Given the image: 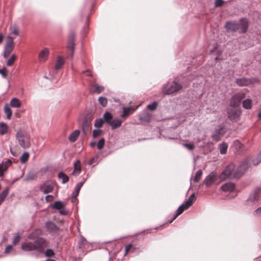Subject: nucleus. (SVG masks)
Masks as SVG:
<instances>
[{
  "label": "nucleus",
  "instance_id": "obj_34",
  "mask_svg": "<svg viewBox=\"0 0 261 261\" xmlns=\"http://www.w3.org/2000/svg\"><path fill=\"white\" fill-rule=\"evenodd\" d=\"M58 177L60 179H62V182L63 184H65L69 180L68 176L62 172H60L58 174Z\"/></svg>",
  "mask_w": 261,
  "mask_h": 261
},
{
  "label": "nucleus",
  "instance_id": "obj_19",
  "mask_svg": "<svg viewBox=\"0 0 261 261\" xmlns=\"http://www.w3.org/2000/svg\"><path fill=\"white\" fill-rule=\"evenodd\" d=\"M257 202V195L256 193H253L250 195L246 201V205L251 206L253 205Z\"/></svg>",
  "mask_w": 261,
  "mask_h": 261
},
{
  "label": "nucleus",
  "instance_id": "obj_7",
  "mask_svg": "<svg viewBox=\"0 0 261 261\" xmlns=\"http://www.w3.org/2000/svg\"><path fill=\"white\" fill-rule=\"evenodd\" d=\"M245 94L243 93H238L233 95L231 98L229 106L230 107H237L241 101L245 98Z\"/></svg>",
  "mask_w": 261,
  "mask_h": 261
},
{
  "label": "nucleus",
  "instance_id": "obj_36",
  "mask_svg": "<svg viewBox=\"0 0 261 261\" xmlns=\"http://www.w3.org/2000/svg\"><path fill=\"white\" fill-rule=\"evenodd\" d=\"M103 119L107 124L109 125L112 121V115L109 112H106L103 115Z\"/></svg>",
  "mask_w": 261,
  "mask_h": 261
},
{
  "label": "nucleus",
  "instance_id": "obj_60",
  "mask_svg": "<svg viewBox=\"0 0 261 261\" xmlns=\"http://www.w3.org/2000/svg\"><path fill=\"white\" fill-rule=\"evenodd\" d=\"M20 237L19 236H15L14 239H13V244H17L18 242H19L20 241Z\"/></svg>",
  "mask_w": 261,
  "mask_h": 261
},
{
  "label": "nucleus",
  "instance_id": "obj_16",
  "mask_svg": "<svg viewBox=\"0 0 261 261\" xmlns=\"http://www.w3.org/2000/svg\"><path fill=\"white\" fill-rule=\"evenodd\" d=\"M35 241L33 242H25L21 245V248L23 250L29 251L36 250Z\"/></svg>",
  "mask_w": 261,
  "mask_h": 261
},
{
  "label": "nucleus",
  "instance_id": "obj_41",
  "mask_svg": "<svg viewBox=\"0 0 261 261\" xmlns=\"http://www.w3.org/2000/svg\"><path fill=\"white\" fill-rule=\"evenodd\" d=\"M6 167L4 165V161L0 163V177L4 175L5 173L7 172Z\"/></svg>",
  "mask_w": 261,
  "mask_h": 261
},
{
  "label": "nucleus",
  "instance_id": "obj_27",
  "mask_svg": "<svg viewBox=\"0 0 261 261\" xmlns=\"http://www.w3.org/2000/svg\"><path fill=\"white\" fill-rule=\"evenodd\" d=\"M196 199V198L195 197V194L194 193L192 194L190 196L188 200L184 203V204L186 205V208H189L192 205V204L195 202Z\"/></svg>",
  "mask_w": 261,
  "mask_h": 261
},
{
  "label": "nucleus",
  "instance_id": "obj_25",
  "mask_svg": "<svg viewBox=\"0 0 261 261\" xmlns=\"http://www.w3.org/2000/svg\"><path fill=\"white\" fill-rule=\"evenodd\" d=\"M46 227L49 231H56L58 230L57 225L52 222H47L46 223Z\"/></svg>",
  "mask_w": 261,
  "mask_h": 261
},
{
  "label": "nucleus",
  "instance_id": "obj_6",
  "mask_svg": "<svg viewBox=\"0 0 261 261\" xmlns=\"http://www.w3.org/2000/svg\"><path fill=\"white\" fill-rule=\"evenodd\" d=\"M14 49V39L11 36L7 37V42L5 47V50L4 53V58L7 57V54H10Z\"/></svg>",
  "mask_w": 261,
  "mask_h": 261
},
{
  "label": "nucleus",
  "instance_id": "obj_33",
  "mask_svg": "<svg viewBox=\"0 0 261 261\" xmlns=\"http://www.w3.org/2000/svg\"><path fill=\"white\" fill-rule=\"evenodd\" d=\"M236 82L237 85L240 86H246L249 83L248 80L245 78L237 79Z\"/></svg>",
  "mask_w": 261,
  "mask_h": 261
},
{
  "label": "nucleus",
  "instance_id": "obj_44",
  "mask_svg": "<svg viewBox=\"0 0 261 261\" xmlns=\"http://www.w3.org/2000/svg\"><path fill=\"white\" fill-rule=\"evenodd\" d=\"M16 58V57L14 54L12 55L10 58L7 62V65L8 66H12L14 64Z\"/></svg>",
  "mask_w": 261,
  "mask_h": 261
},
{
  "label": "nucleus",
  "instance_id": "obj_14",
  "mask_svg": "<svg viewBox=\"0 0 261 261\" xmlns=\"http://www.w3.org/2000/svg\"><path fill=\"white\" fill-rule=\"evenodd\" d=\"M225 27L227 31H236L239 30L238 23L234 21L227 22Z\"/></svg>",
  "mask_w": 261,
  "mask_h": 261
},
{
  "label": "nucleus",
  "instance_id": "obj_26",
  "mask_svg": "<svg viewBox=\"0 0 261 261\" xmlns=\"http://www.w3.org/2000/svg\"><path fill=\"white\" fill-rule=\"evenodd\" d=\"M64 64V59L61 57L58 56L57 59L56 63L55 65V69L59 70L61 68L62 66Z\"/></svg>",
  "mask_w": 261,
  "mask_h": 261
},
{
  "label": "nucleus",
  "instance_id": "obj_62",
  "mask_svg": "<svg viewBox=\"0 0 261 261\" xmlns=\"http://www.w3.org/2000/svg\"><path fill=\"white\" fill-rule=\"evenodd\" d=\"M12 248H13V247L12 245H8L5 248V252L6 253H9L12 249Z\"/></svg>",
  "mask_w": 261,
  "mask_h": 261
},
{
  "label": "nucleus",
  "instance_id": "obj_29",
  "mask_svg": "<svg viewBox=\"0 0 261 261\" xmlns=\"http://www.w3.org/2000/svg\"><path fill=\"white\" fill-rule=\"evenodd\" d=\"M186 205L183 203L181 205H180L178 209L176 211V214L174 217L173 219L170 222V223H171L178 216L180 215L185 210H187L188 208H186Z\"/></svg>",
  "mask_w": 261,
  "mask_h": 261
},
{
  "label": "nucleus",
  "instance_id": "obj_35",
  "mask_svg": "<svg viewBox=\"0 0 261 261\" xmlns=\"http://www.w3.org/2000/svg\"><path fill=\"white\" fill-rule=\"evenodd\" d=\"M65 205V203L62 202L60 201H58L55 202V203L52 205V208L57 210H61L63 207H64Z\"/></svg>",
  "mask_w": 261,
  "mask_h": 261
},
{
  "label": "nucleus",
  "instance_id": "obj_21",
  "mask_svg": "<svg viewBox=\"0 0 261 261\" xmlns=\"http://www.w3.org/2000/svg\"><path fill=\"white\" fill-rule=\"evenodd\" d=\"M122 121L119 119H115L110 122L109 124L110 125L112 129H115L119 127H120L122 124Z\"/></svg>",
  "mask_w": 261,
  "mask_h": 261
},
{
  "label": "nucleus",
  "instance_id": "obj_48",
  "mask_svg": "<svg viewBox=\"0 0 261 261\" xmlns=\"http://www.w3.org/2000/svg\"><path fill=\"white\" fill-rule=\"evenodd\" d=\"M94 87L95 88V92L97 93H101L104 89V87L101 86H99L97 84H95Z\"/></svg>",
  "mask_w": 261,
  "mask_h": 261
},
{
  "label": "nucleus",
  "instance_id": "obj_11",
  "mask_svg": "<svg viewBox=\"0 0 261 261\" xmlns=\"http://www.w3.org/2000/svg\"><path fill=\"white\" fill-rule=\"evenodd\" d=\"M49 53V50L47 48H44L41 50L38 56V60L39 62H45L47 60Z\"/></svg>",
  "mask_w": 261,
  "mask_h": 261
},
{
  "label": "nucleus",
  "instance_id": "obj_28",
  "mask_svg": "<svg viewBox=\"0 0 261 261\" xmlns=\"http://www.w3.org/2000/svg\"><path fill=\"white\" fill-rule=\"evenodd\" d=\"M36 177V173L34 171H30L27 173L23 180L25 181H29L35 179Z\"/></svg>",
  "mask_w": 261,
  "mask_h": 261
},
{
  "label": "nucleus",
  "instance_id": "obj_15",
  "mask_svg": "<svg viewBox=\"0 0 261 261\" xmlns=\"http://www.w3.org/2000/svg\"><path fill=\"white\" fill-rule=\"evenodd\" d=\"M239 24V31L241 33H245L248 28V21L246 19L242 18L240 19V22Z\"/></svg>",
  "mask_w": 261,
  "mask_h": 261
},
{
  "label": "nucleus",
  "instance_id": "obj_49",
  "mask_svg": "<svg viewBox=\"0 0 261 261\" xmlns=\"http://www.w3.org/2000/svg\"><path fill=\"white\" fill-rule=\"evenodd\" d=\"M102 130L101 129H94L93 131V137L95 138L101 135Z\"/></svg>",
  "mask_w": 261,
  "mask_h": 261
},
{
  "label": "nucleus",
  "instance_id": "obj_55",
  "mask_svg": "<svg viewBox=\"0 0 261 261\" xmlns=\"http://www.w3.org/2000/svg\"><path fill=\"white\" fill-rule=\"evenodd\" d=\"M12 163V162L10 159H8L6 161H4V165L6 167L7 170L8 167L11 165Z\"/></svg>",
  "mask_w": 261,
  "mask_h": 261
},
{
  "label": "nucleus",
  "instance_id": "obj_24",
  "mask_svg": "<svg viewBox=\"0 0 261 261\" xmlns=\"http://www.w3.org/2000/svg\"><path fill=\"white\" fill-rule=\"evenodd\" d=\"M152 118V116L148 113H144L139 116V120L142 122H149Z\"/></svg>",
  "mask_w": 261,
  "mask_h": 261
},
{
  "label": "nucleus",
  "instance_id": "obj_17",
  "mask_svg": "<svg viewBox=\"0 0 261 261\" xmlns=\"http://www.w3.org/2000/svg\"><path fill=\"white\" fill-rule=\"evenodd\" d=\"M81 172V165L80 160H76L74 163V170L72 173L74 176H78Z\"/></svg>",
  "mask_w": 261,
  "mask_h": 261
},
{
  "label": "nucleus",
  "instance_id": "obj_43",
  "mask_svg": "<svg viewBox=\"0 0 261 261\" xmlns=\"http://www.w3.org/2000/svg\"><path fill=\"white\" fill-rule=\"evenodd\" d=\"M105 143V140L104 138H101L96 144L98 149L101 150L103 147Z\"/></svg>",
  "mask_w": 261,
  "mask_h": 261
},
{
  "label": "nucleus",
  "instance_id": "obj_37",
  "mask_svg": "<svg viewBox=\"0 0 261 261\" xmlns=\"http://www.w3.org/2000/svg\"><path fill=\"white\" fill-rule=\"evenodd\" d=\"M228 148V145L225 143L220 144L219 145L220 152L222 154H224L226 153Z\"/></svg>",
  "mask_w": 261,
  "mask_h": 261
},
{
  "label": "nucleus",
  "instance_id": "obj_1",
  "mask_svg": "<svg viewBox=\"0 0 261 261\" xmlns=\"http://www.w3.org/2000/svg\"><path fill=\"white\" fill-rule=\"evenodd\" d=\"M248 167V164L246 162L242 163L237 170H235V166L233 164H230L221 174L220 178L221 180H224L227 178H239Z\"/></svg>",
  "mask_w": 261,
  "mask_h": 261
},
{
  "label": "nucleus",
  "instance_id": "obj_54",
  "mask_svg": "<svg viewBox=\"0 0 261 261\" xmlns=\"http://www.w3.org/2000/svg\"><path fill=\"white\" fill-rule=\"evenodd\" d=\"M224 3V1L223 0H216L215 3V6L216 7L221 6Z\"/></svg>",
  "mask_w": 261,
  "mask_h": 261
},
{
  "label": "nucleus",
  "instance_id": "obj_18",
  "mask_svg": "<svg viewBox=\"0 0 261 261\" xmlns=\"http://www.w3.org/2000/svg\"><path fill=\"white\" fill-rule=\"evenodd\" d=\"M235 188V185L232 182H227L223 185L221 189L224 192H232Z\"/></svg>",
  "mask_w": 261,
  "mask_h": 261
},
{
  "label": "nucleus",
  "instance_id": "obj_3",
  "mask_svg": "<svg viewBox=\"0 0 261 261\" xmlns=\"http://www.w3.org/2000/svg\"><path fill=\"white\" fill-rule=\"evenodd\" d=\"M182 86L175 81L168 83L167 85L164 86L163 93L164 94L169 95L178 91Z\"/></svg>",
  "mask_w": 261,
  "mask_h": 261
},
{
  "label": "nucleus",
  "instance_id": "obj_9",
  "mask_svg": "<svg viewBox=\"0 0 261 261\" xmlns=\"http://www.w3.org/2000/svg\"><path fill=\"white\" fill-rule=\"evenodd\" d=\"M47 241L43 238H39L35 241V249L39 252H42L47 246Z\"/></svg>",
  "mask_w": 261,
  "mask_h": 261
},
{
  "label": "nucleus",
  "instance_id": "obj_39",
  "mask_svg": "<svg viewBox=\"0 0 261 261\" xmlns=\"http://www.w3.org/2000/svg\"><path fill=\"white\" fill-rule=\"evenodd\" d=\"M202 171L201 170H198L196 174H195V175L194 177V181L195 182H197L198 181H199V180L201 179V176H202Z\"/></svg>",
  "mask_w": 261,
  "mask_h": 261
},
{
  "label": "nucleus",
  "instance_id": "obj_4",
  "mask_svg": "<svg viewBox=\"0 0 261 261\" xmlns=\"http://www.w3.org/2000/svg\"><path fill=\"white\" fill-rule=\"evenodd\" d=\"M228 118L232 121H237L240 118L242 111L239 108L231 107L227 111Z\"/></svg>",
  "mask_w": 261,
  "mask_h": 261
},
{
  "label": "nucleus",
  "instance_id": "obj_53",
  "mask_svg": "<svg viewBox=\"0 0 261 261\" xmlns=\"http://www.w3.org/2000/svg\"><path fill=\"white\" fill-rule=\"evenodd\" d=\"M183 145L186 147L189 150H193L194 148V145L191 143H185Z\"/></svg>",
  "mask_w": 261,
  "mask_h": 261
},
{
  "label": "nucleus",
  "instance_id": "obj_51",
  "mask_svg": "<svg viewBox=\"0 0 261 261\" xmlns=\"http://www.w3.org/2000/svg\"><path fill=\"white\" fill-rule=\"evenodd\" d=\"M45 255L48 257H50L54 255V252L51 249H48L45 251Z\"/></svg>",
  "mask_w": 261,
  "mask_h": 261
},
{
  "label": "nucleus",
  "instance_id": "obj_20",
  "mask_svg": "<svg viewBox=\"0 0 261 261\" xmlns=\"http://www.w3.org/2000/svg\"><path fill=\"white\" fill-rule=\"evenodd\" d=\"M11 107L14 108H19L21 106V103L20 100L16 97L12 98L10 100L9 103H8Z\"/></svg>",
  "mask_w": 261,
  "mask_h": 261
},
{
  "label": "nucleus",
  "instance_id": "obj_50",
  "mask_svg": "<svg viewBox=\"0 0 261 261\" xmlns=\"http://www.w3.org/2000/svg\"><path fill=\"white\" fill-rule=\"evenodd\" d=\"M84 182H85V180H84L83 181H81V182H80L78 183V184L76 185V187H75V190H74V191H76V192H79H79H80V190H81V187L83 186V184H84Z\"/></svg>",
  "mask_w": 261,
  "mask_h": 261
},
{
  "label": "nucleus",
  "instance_id": "obj_10",
  "mask_svg": "<svg viewBox=\"0 0 261 261\" xmlns=\"http://www.w3.org/2000/svg\"><path fill=\"white\" fill-rule=\"evenodd\" d=\"M216 179V174L215 173L212 172L208 175L204 180V184L206 187L212 185Z\"/></svg>",
  "mask_w": 261,
  "mask_h": 261
},
{
  "label": "nucleus",
  "instance_id": "obj_40",
  "mask_svg": "<svg viewBox=\"0 0 261 261\" xmlns=\"http://www.w3.org/2000/svg\"><path fill=\"white\" fill-rule=\"evenodd\" d=\"M10 31L11 33L14 34L15 36H18L19 35V30L16 24H14L12 26L10 27Z\"/></svg>",
  "mask_w": 261,
  "mask_h": 261
},
{
  "label": "nucleus",
  "instance_id": "obj_22",
  "mask_svg": "<svg viewBox=\"0 0 261 261\" xmlns=\"http://www.w3.org/2000/svg\"><path fill=\"white\" fill-rule=\"evenodd\" d=\"M10 107L11 106L8 103H7L4 106V113L7 116V119L9 120L11 119L12 114Z\"/></svg>",
  "mask_w": 261,
  "mask_h": 261
},
{
  "label": "nucleus",
  "instance_id": "obj_47",
  "mask_svg": "<svg viewBox=\"0 0 261 261\" xmlns=\"http://www.w3.org/2000/svg\"><path fill=\"white\" fill-rule=\"evenodd\" d=\"M103 121L102 118L96 119L94 123V126L96 127L99 128L101 127L103 124Z\"/></svg>",
  "mask_w": 261,
  "mask_h": 261
},
{
  "label": "nucleus",
  "instance_id": "obj_52",
  "mask_svg": "<svg viewBox=\"0 0 261 261\" xmlns=\"http://www.w3.org/2000/svg\"><path fill=\"white\" fill-rule=\"evenodd\" d=\"M253 215L255 216H261V207L257 208L254 212Z\"/></svg>",
  "mask_w": 261,
  "mask_h": 261
},
{
  "label": "nucleus",
  "instance_id": "obj_63",
  "mask_svg": "<svg viewBox=\"0 0 261 261\" xmlns=\"http://www.w3.org/2000/svg\"><path fill=\"white\" fill-rule=\"evenodd\" d=\"M86 73V75L87 76H91L92 75L90 71L89 70H87L84 71L83 72V73Z\"/></svg>",
  "mask_w": 261,
  "mask_h": 261
},
{
  "label": "nucleus",
  "instance_id": "obj_30",
  "mask_svg": "<svg viewBox=\"0 0 261 261\" xmlns=\"http://www.w3.org/2000/svg\"><path fill=\"white\" fill-rule=\"evenodd\" d=\"M80 130H75L69 135L68 137L69 140L72 142H75L77 140V137L80 135Z\"/></svg>",
  "mask_w": 261,
  "mask_h": 261
},
{
  "label": "nucleus",
  "instance_id": "obj_57",
  "mask_svg": "<svg viewBox=\"0 0 261 261\" xmlns=\"http://www.w3.org/2000/svg\"><path fill=\"white\" fill-rule=\"evenodd\" d=\"M54 200V196L51 195H47L45 197V200L46 202H50Z\"/></svg>",
  "mask_w": 261,
  "mask_h": 261
},
{
  "label": "nucleus",
  "instance_id": "obj_32",
  "mask_svg": "<svg viewBox=\"0 0 261 261\" xmlns=\"http://www.w3.org/2000/svg\"><path fill=\"white\" fill-rule=\"evenodd\" d=\"M242 106L245 109H250L252 108V100L249 98L243 100Z\"/></svg>",
  "mask_w": 261,
  "mask_h": 261
},
{
  "label": "nucleus",
  "instance_id": "obj_8",
  "mask_svg": "<svg viewBox=\"0 0 261 261\" xmlns=\"http://www.w3.org/2000/svg\"><path fill=\"white\" fill-rule=\"evenodd\" d=\"M67 47L71 52L70 56L72 59L74 51V35L73 33H70L68 36Z\"/></svg>",
  "mask_w": 261,
  "mask_h": 261
},
{
  "label": "nucleus",
  "instance_id": "obj_5",
  "mask_svg": "<svg viewBox=\"0 0 261 261\" xmlns=\"http://www.w3.org/2000/svg\"><path fill=\"white\" fill-rule=\"evenodd\" d=\"M55 183L51 181H47L44 182L42 185H41L40 187V190L43 194H47L51 192L55 187Z\"/></svg>",
  "mask_w": 261,
  "mask_h": 261
},
{
  "label": "nucleus",
  "instance_id": "obj_2",
  "mask_svg": "<svg viewBox=\"0 0 261 261\" xmlns=\"http://www.w3.org/2000/svg\"><path fill=\"white\" fill-rule=\"evenodd\" d=\"M16 138L22 148L26 149L30 147L31 145L30 136L26 132L21 130H18L16 134Z\"/></svg>",
  "mask_w": 261,
  "mask_h": 261
},
{
  "label": "nucleus",
  "instance_id": "obj_56",
  "mask_svg": "<svg viewBox=\"0 0 261 261\" xmlns=\"http://www.w3.org/2000/svg\"><path fill=\"white\" fill-rule=\"evenodd\" d=\"M256 160H257V162H256L255 160H254L253 161L254 165H257L260 162H261V151H260V153L257 156V158Z\"/></svg>",
  "mask_w": 261,
  "mask_h": 261
},
{
  "label": "nucleus",
  "instance_id": "obj_61",
  "mask_svg": "<svg viewBox=\"0 0 261 261\" xmlns=\"http://www.w3.org/2000/svg\"><path fill=\"white\" fill-rule=\"evenodd\" d=\"M132 247V245L130 244H128L126 246L125 248V254H127L128 252Z\"/></svg>",
  "mask_w": 261,
  "mask_h": 261
},
{
  "label": "nucleus",
  "instance_id": "obj_12",
  "mask_svg": "<svg viewBox=\"0 0 261 261\" xmlns=\"http://www.w3.org/2000/svg\"><path fill=\"white\" fill-rule=\"evenodd\" d=\"M224 133L223 128L221 127L216 129L213 134L212 137L213 140L218 141Z\"/></svg>",
  "mask_w": 261,
  "mask_h": 261
},
{
  "label": "nucleus",
  "instance_id": "obj_59",
  "mask_svg": "<svg viewBox=\"0 0 261 261\" xmlns=\"http://www.w3.org/2000/svg\"><path fill=\"white\" fill-rule=\"evenodd\" d=\"M0 73L2 74L3 77H6L7 75V70L5 68H3V69L0 70Z\"/></svg>",
  "mask_w": 261,
  "mask_h": 261
},
{
  "label": "nucleus",
  "instance_id": "obj_38",
  "mask_svg": "<svg viewBox=\"0 0 261 261\" xmlns=\"http://www.w3.org/2000/svg\"><path fill=\"white\" fill-rule=\"evenodd\" d=\"M29 153L27 152H24L20 158L21 163L24 164L28 160L29 158Z\"/></svg>",
  "mask_w": 261,
  "mask_h": 261
},
{
  "label": "nucleus",
  "instance_id": "obj_31",
  "mask_svg": "<svg viewBox=\"0 0 261 261\" xmlns=\"http://www.w3.org/2000/svg\"><path fill=\"white\" fill-rule=\"evenodd\" d=\"M9 192V188L7 187L0 194V205L3 203L6 197L7 196Z\"/></svg>",
  "mask_w": 261,
  "mask_h": 261
},
{
  "label": "nucleus",
  "instance_id": "obj_64",
  "mask_svg": "<svg viewBox=\"0 0 261 261\" xmlns=\"http://www.w3.org/2000/svg\"><path fill=\"white\" fill-rule=\"evenodd\" d=\"M79 193L74 191L73 193H72V196L73 197H76L78 195H79Z\"/></svg>",
  "mask_w": 261,
  "mask_h": 261
},
{
  "label": "nucleus",
  "instance_id": "obj_42",
  "mask_svg": "<svg viewBox=\"0 0 261 261\" xmlns=\"http://www.w3.org/2000/svg\"><path fill=\"white\" fill-rule=\"evenodd\" d=\"M158 105V103L156 101H154L152 103L149 104L147 106V108L151 111L155 110Z\"/></svg>",
  "mask_w": 261,
  "mask_h": 261
},
{
  "label": "nucleus",
  "instance_id": "obj_23",
  "mask_svg": "<svg viewBox=\"0 0 261 261\" xmlns=\"http://www.w3.org/2000/svg\"><path fill=\"white\" fill-rule=\"evenodd\" d=\"M9 130L8 125L4 122L0 123V135L3 136L6 135Z\"/></svg>",
  "mask_w": 261,
  "mask_h": 261
},
{
  "label": "nucleus",
  "instance_id": "obj_58",
  "mask_svg": "<svg viewBox=\"0 0 261 261\" xmlns=\"http://www.w3.org/2000/svg\"><path fill=\"white\" fill-rule=\"evenodd\" d=\"M233 145L235 146L236 148H238L239 149L241 148V144L238 140H234L233 141Z\"/></svg>",
  "mask_w": 261,
  "mask_h": 261
},
{
  "label": "nucleus",
  "instance_id": "obj_45",
  "mask_svg": "<svg viewBox=\"0 0 261 261\" xmlns=\"http://www.w3.org/2000/svg\"><path fill=\"white\" fill-rule=\"evenodd\" d=\"M98 101L99 103L103 107L106 106L107 104V98L102 96L99 97Z\"/></svg>",
  "mask_w": 261,
  "mask_h": 261
},
{
  "label": "nucleus",
  "instance_id": "obj_13",
  "mask_svg": "<svg viewBox=\"0 0 261 261\" xmlns=\"http://www.w3.org/2000/svg\"><path fill=\"white\" fill-rule=\"evenodd\" d=\"M82 127L83 132L84 134H87L91 129V121L88 119L83 120L82 124Z\"/></svg>",
  "mask_w": 261,
  "mask_h": 261
},
{
  "label": "nucleus",
  "instance_id": "obj_46",
  "mask_svg": "<svg viewBox=\"0 0 261 261\" xmlns=\"http://www.w3.org/2000/svg\"><path fill=\"white\" fill-rule=\"evenodd\" d=\"M130 108H123V114L121 116V118H124L126 117L129 112L131 111Z\"/></svg>",
  "mask_w": 261,
  "mask_h": 261
}]
</instances>
